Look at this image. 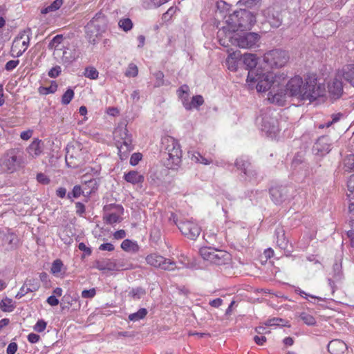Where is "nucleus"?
Masks as SVG:
<instances>
[{"mask_svg": "<svg viewBox=\"0 0 354 354\" xmlns=\"http://www.w3.org/2000/svg\"><path fill=\"white\" fill-rule=\"evenodd\" d=\"M245 69L248 70L247 83L251 90L256 89L258 92L268 93V100L274 104H281L283 102V93H275V86L278 87L279 82L277 74L266 71L260 66H257V57L255 54L245 53Z\"/></svg>", "mask_w": 354, "mask_h": 354, "instance_id": "nucleus-1", "label": "nucleus"}, {"mask_svg": "<svg viewBox=\"0 0 354 354\" xmlns=\"http://www.w3.org/2000/svg\"><path fill=\"white\" fill-rule=\"evenodd\" d=\"M277 80L279 82L278 87L275 86V93H283V102L279 105H283L285 101L286 93L290 96L296 97L300 100L310 101L315 100L319 97L325 95L326 88L323 84L317 82L315 75L308 76L305 82L299 76H295L286 84V88H283L282 81H284L286 75L284 73L277 74Z\"/></svg>", "mask_w": 354, "mask_h": 354, "instance_id": "nucleus-2", "label": "nucleus"}, {"mask_svg": "<svg viewBox=\"0 0 354 354\" xmlns=\"http://www.w3.org/2000/svg\"><path fill=\"white\" fill-rule=\"evenodd\" d=\"M243 11L240 10L233 12L226 17L225 25L219 28L217 32L221 45L225 47L234 46L243 48Z\"/></svg>", "mask_w": 354, "mask_h": 354, "instance_id": "nucleus-3", "label": "nucleus"}, {"mask_svg": "<svg viewBox=\"0 0 354 354\" xmlns=\"http://www.w3.org/2000/svg\"><path fill=\"white\" fill-rule=\"evenodd\" d=\"M162 145L167 157L164 165L169 169H176L181 163L182 150L178 140L174 138L166 136L162 138Z\"/></svg>", "mask_w": 354, "mask_h": 354, "instance_id": "nucleus-4", "label": "nucleus"}, {"mask_svg": "<svg viewBox=\"0 0 354 354\" xmlns=\"http://www.w3.org/2000/svg\"><path fill=\"white\" fill-rule=\"evenodd\" d=\"M24 165L23 153L17 148L8 149L0 158V169L3 173L13 174Z\"/></svg>", "mask_w": 354, "mask_h": 354, "instance_id": "nucleus-5", "label": "nucleus"}, {"mask_svg": "<svg viewBox=\"0 0 354 354\" xmlns=\"http://www.w3.org/2000/svg\"><path fill=\"white\" fill-rule=\"evenodd\" d=\"M113 137L117 142L118 156L120 160H125L133 149L132 140L126 127H118L113 131Z\"/></svg>", "mask_w": 354, "mask_h": 354, "instance_id": "nucleus-6", "label": "nucleus"}, {"mask_svg": "<svg viewBox=\"0 0 354 354\" xmlns=\"http://www.w3.org/2000/svg\"><path fill=\"white\" fill-rule=\"evenodd\" d=\"M257 121L261 131L264 132L268 137L274 138L279 133L280 129L278 118L270 110L259 117Z\"/></svg>", "mask_w": 354, "mask_h": 354, "instance_id": "nucleus-7", "label": "nucleus"}, {"mask_svg": "<svg viewBox=\"0 0 354 354\" xmlns=\"http://www.w3.org/2000/svg\"><path fill=\"white\" fill-rule=\"evenodd\" d=\"M199 252L204 260L218 266L226 264L230 260V254L227 252L210 246L201 248Z\"/></svg>", "mask_w": 354, "mask_h": 354, "instance_id": "nucleus-8", "label": "nucleus"}, {"mask_svg": "<svg viewBox=\"0 0 354 354\" xmlns=\"http://www.w3.org/2000/svg\"><path fill=\"white\" fill-rule=\"evenodd\" d=\"M289 60V55L285 50L274 49L267 52L263 56V61L272 68L284 66Z\"/></svg>", "mask_w": 354, "mask_h": 354, "instance_id": "nucleus-9", "label": "nucleus"}, {"mask_svg": "<svg viewBox=\"0 0 354 354\" xmlns=\"http://www.w3.org/2000/svg\"><path fill=\"white\" fill-rule=\"evenodd\" d=\"M30 30L21 31L15 38L10 50L13 57H19L27 50L30 44Z\"/></svg>", "mask_w": 354, "mask_h": 354, "instance_id": "nucleus-10", "label": "nucleus"}, {"mask_svg": "<svg viewBox=\"0 0 354 354\" xmlns=\"http://www.w3.org/2000/svg\"><path fill=\"white\" fill-rule=\"evenodd\" d=\"M147 263L155 268L173 271L177 268L176 261L157 254H151L146 257Z\"/></svg>", "mask_w": 354, "mask_h": 354, "instance_id": "nucleus-11", "label": "nucleus"}, {"mask_svg": "<svg viewBox=\"0 0 354 354\" xmlns=\"http://www.w3.org/2000/svg\"><path fill=\"white\" fill-rule=\"evenodd\" d=\"M82 156L80 145L68 146L65 156L66 163L69 167L75 168L81 163Z\"/></svg>", "mask_w": 354, "mask_h": 354, "instance_id": "nucleus-12", "label": "nucleus"}, {"mask_svg": "<svg viewBox=\"0 0 354 354\" xmlns=\"http://www.w3.org/2000/svg\"><path fill=\"white\" fill-rule=\"evenodd\" d=\"M178 230L187 238L195 240L201 232V227L198 223H174Z\"/></svg>", "mask_w": 354, "mask_h": 354, "instance_id": "nucleus-13", "label": "nucleus"}, {"mask_svg": "<svg viewBox=\"0 0 354 354\" xmlns=\"http://www.w3.org/2000/svg\"><path fill=\"white\" fill-rule=\"evenodd\" d=\"M232 50L231 53L228 50L229 55L226 59V64L227 68L230 71L236 72L239 68H242L243 66V55L239 50Z\"/></svg>", "mask_w": 354, "mask_h": 354, "instance_id": "nucleus-14", "label": "nucleus"}, {"mask_svg": "<svg viewBox=\"0 0 354 354\" xmlns=\"http://www.w3.org/2000/svg\"><path fill=\"white\" fill-rule=\"evenodd\" d=\"M93 267L100 271H119L127 269L126 268H123L122 264H121L120 263H117L115 260L111 259L96 260L94 262Z\"/></svg>", "mask_w": 354, "mask_h": 354, "instance_id": "nucleus-15", "label": "nucleus"}, {"mask_svg": "<svg viewBox=\"0 0 354 354\" xmlns=\"http://www.w3.org/2000/svg\"><path fill=\"white\" fill-rule=\"evenodd\" d=\"M0 239H2V246L7 251L15 250L17 248L19 243L18 236L9 230L7 232L0 230Z\"/></svg>", "mask_w": 354, "mask_h": 354, "instance_id": "nucleus-16", "label": "nucleus"}, {"mask_svg": "<svg viewBox=\"0 0 354 354\" xmlns=\"http://www.w3.org/2000/svg\"><path fill=\"white\" fill-rule=\"evenodd\" d=\"M342 79V76H339V73L337 72L335 77L328 83V91L330 96L333 99L340 97L343 93Z\"/></svg>", "mask_w": 354, "mask_h": 354, "instance_id": "nucleus-17", "label": "nucleus"}, {"mask_svg": "<svg viewBox=\"0 0 354 354\" xmlns=\"http://www.w3.org/2000/svg\"><path fill=\"white\" fill-rule=\"evenodd\" d=\"M288 189L286 187H274L270 189L272 201L275 204H281L288 198Z\"/></svg>", "mask_w": 354, "mask_h": 354, "instance_id": "nucleus-18", "label": "nucleus"}, {"mask_svg": "<svg viewBox=\"0 0 354 354\" xmlns=\"http://www.w3.org/2000/svg\"><path fill=\"white\" fill-rule=\"evenodd\" d=\"M44 150V143L41 140L34 139L26 148L28 158L35 159L39 157Z\"/></svg>", "mask_w": 354, "mask_h": 354, "instance_id": "nucleus-19", "label": "nucleus"}, {"mask_svg": "<svg viewBox=\"0 0 354 354\" xmlns=\"http://www.w3.org/2000/svg\"><path fill=\"white\" fill-rule=\"evenodd\" d=\"M39 288V285L36 279H27L25 283L20 288L19 291L15 295L16 299H21L28 292L37 291Z\"/></svg>", "mask_w": 354, "mask_h": 354, "instance_id": "nucleus-20", "label": "nucleus"}, {"mask_svg": "<svg viewBox=\"0 0 354 354\" xmlns=\"http://www.w3.org/2000/svg\"><path fill=\"white\" fill-rule=\"evenodd\" d=\"M124 180L133 185H140L142 186L145 181V176L136 170H131L124 174Z\"/></svg>", "mask_w": 354, "mask_h": 354, "instance_id": "nucleus-21", "label": "nucleus"}, {"mask_svg": "<svg viewBox=\"0 0 354 354\" xmlns=\"http://www.w3.org/2000/svg\"><path fill=\"white\" fill-rule=\"evenodd\" d=\"M339 76L354 87V64H349L344 66L342 70L338 71Z\"/></svg>", "mask_w": 354, "mask_h": 354, "instance_id": "nucleus-22", "label": "nucleus"}, {"mask_svg": "<svg viewBox=\"0 0 354 354\" xmlns=\"http://www.w3.org/2000/svg\"><path fill=\"white\" fill-rule=\"evenodd\" d=\"M346 349V344L339 339L332 340L328 344V351L331 354H343Z\"/></svg>", "mask_w": 354, "mask_h": 354, "instance_id": "nucleus-23", "label": "nucleus"}, {"mask_svg": "<svg viewBox=\"0 0 354 354\" xmlns=\"http://www.w3.org/2000/svg\"><path fill=\"white\" fill-rule=\"evenodd\" d=\"M260 35L257 32L245 33V48H256L259 46Z\"/></svg>", "mask_w": 354, "mask_h": 354, "instance_id": "nucleus-24", "label": "nucleus"}, {"mask_svg": "<svg viewBox=\"0 0 354 354\" xmlns=\"http://www.w3.org/2000/svg\"><path fill=\"white\" fill-rule=\"evenodd\" d=\"M97 22V18L96 17H95L92 19V20L90 21V22L87 24L86 27V34L88 35L90 34V41H95V39L94 38H92L93 35H94L95 37H98L99 35H100V31L97 28L100 26Z\"/></svg>", "mask_w": 354, "mask_h": 354, "instance_id": "nucleus-25", "label": "nucleus"}, {"mask_svg": "<svg viewBox=\"0 0 354 354\" xmlns=\"http://www.w3.org/2000/svg\"><path fill=\"white\" fill-rule=\"evenodd\" d=\"M64 41V37L62 35H57L55 36L50 41L48 45L49 49H53L54 55H59V53L62 50V47L64 46L62 45Z\"/></svg>", "mask_w": 354, "mask_h": 354, "instance_id": "nucleus-26", "label": "nucleus"}, {"mask_svg": "<svg viewBox=\"0 0 354 354\" xmlns=\"http://www.w3.org/2000/svg\"><path fill=\"white\" fill-rule=\"evenodd\" d=\"M275 236L277 238V244L279 248L286 250L288 247V241L285 236V230L282 226H279L275 230Z\"/></svg>", "mask_w": 354, "mask_h": 354, "instance_id": "nucleus-27", "label": "nucleus"}, {"mask_svg": "<svg viewBox=\"0 0 354 354\" xmlns=\"http://www.w3.org/2000/svg\"><path fill=\"white\" fill-rule=\"evenodd\" d=\"M203 102L204 100L201 95H195L192 97L190 101L189 100V97L187 99H185L183 100V106L186 109L190 110L194 108H197L198 106L202 105Z\"/></svg>", "mask_w": 354, "mask_h": 354, "instance_id": "nucleus-28", "label": "nucleus"}, {"mask_svg": "<svg viewBox=\"0 0 354 354\" xmlns=\"http://www.w3.org/2000/svg\"><path fill=\"white\" fill-rule=\"evenodd\" d=\"M314 148L322 154L329 153L330 145L328 144V138L326 137L319 138L315 144Z\"/></svg>", "mask_w": 354, "mask_h": 354, "instance_id": "nucleus-29", "label": "nucleus"}, {"mask_svg": "<svg viewBox=\"0 0 354 354\" xmlns=\"http://www.w3.org/2000/svg\"><path fill=\"white\" fill-rule=\"evenodd\" d=\"M124 209L121 205H115L111 209L110 213L106 216V221H118L122 219Z\"/></svg>", "mask_w": 354, "mask_h": 354, "instance_id": "nucleus-30", "label": "nucleus"}, {"mask_svg": "<svg viewBox=\"0 0 354 354\" xmlns=\"http://www.w3.org/2000/svg\"><path fill=\"white\" fill-rule=\"evenodd\" d=\"M15 308V303L12 299L6 297L0 301V309L3 312L10 313Z\"/></svg>", "mask_w": 354, "mask_h": 354, "instance_id": "nucleus-31", "label": "nucleus"}, {"mask_svg": "<svg viewBox=\"0 0 354 354\" xmlns=\"http://www.w3.org/2000/svg\"><path fill=\"white\" fill-rule=\"evenodd\" d=\"M68 47H62V50L59 53V55H58L59 57H60L61 62L63 64H71L75 60V57L68 52Z\"/></svg>", "mask_w": 354, "mask_h": 354, "instance_id": "nucleus-32", "label": "nucleus"}, {"mask_svg": "<svg viewBox=\"0 0 354 354\" xmlns=\"http://www.w3.org/2000/svg\"><path fill=\"white\" fill-rule=\"evenodd\" d=\"M121 248L127 252H137L139 246L136 242H133L130 239H124L121 243Z\"/></svg>", "mask_w": 354, "mask_h": 354, "instance_id": "nucleus-33", "label": "nucleus"}, {"mask_svg": "<svg viewBox=\"0 0 354 354\" xmlns=\"http://www.w3.org/2000/svg\"><path fill=\"white\" fill-rule=\"evenodd\" d=\"M87 190V188L86 187H82L79 185H75L72 189V191L67 194V197L68 198H79L81 195H85L86 196V192Z\"/></svg>", "mask_w": 354, "mask_h": 354, "instance_id": "nucleus-34", "label": "nucleus"}, {"mask_svg": "<svg viewBox=\"0 0 354 354\" xmlns=\"http://www.w3.org/2000/svg\"><path fill=\"white\" fill-rule=\"evenodd\" d=\"M83 187H86L87 190L86 192V196L91 195L93 192H95L98 188V183L95 178H92L89 180L85 181Z\"/></svg>", "mask_w": 354, "mask_h": 354, "instance_id": "nucleus-35", "label": "nucleus"}, {"mask_svg": "<svg viewBox=\"0 0 354 354\" xmlns=\"http://www.w3.org/2000/svg\"><path fill=\"white\" fill-rule=\"evenodd\" d=\"M268 20L270 24L274 28L279 27L282 23L281 14L278 12H272V15H269Z\"/></svg>", "mask_w": 354, "mask_h": 354, "instance_id": "nucleus-36", "label": "nucleus"}, {"mask_svg": "<svg viewBox=\"0 0 354 354\" xmlns=\"http://www.w3.org/2000/svg\"><path fill=\"white\" fill-rule=\"evenodd\" d=\"M147 310L145 308H140L137 312L129 315L128 319L132 322H137L142 319L147 315Z\"/></svg>", "mask_w": 354, "mask_h": 354, "instance_id": "nucleus-37", "label": "nucleus"}, {"mask_svg": "<svg viewBox=\"0 0 354 354\" xmlns=\"http://www.w3.org/2000/svg\"><path fill=\"white\" fill-rule=\"evenodd\" d=\"M146 295V290L142 287L133 288L128 295L133 299H140Z\"/></svg>", "mask_w": 354, "mask_h": 354, "instance_id": "nucleus-38", "label": "nucleus"}, {"mask_svg": "<svg viewBox=\"0 0 354 354\" xmlns=\"http://www.w3.org/2000/svg\"><path fill=\"white\" fill-rule=\"evenodd\" d=\"M77 297H73L71 295H65L62 299V309L69 308L73 304V301H77Z\"/></svg>", "mask_w": 354, "mask_h": 354, "instance_id": "nucleus-39", "label": "nucleus"}, {"mask_svg": "<svg viewBox=\"0 0 354 354\" xmlns=\"http://www.w3.org/2000/svg\"><path fill=\"white\" fill-rule=\"evenodd\" d=\"M74 95H75L74 91L72 88H68L62 96V99H61L62 104L63 105H68L71 102V100L73 99Z\"/></svg>", "mask_w": 354, "mask_h": 354, "instance_id": "nucleus-40", "label": "nucleus"}, {"mask_svg": "<svg viewBox=\"0 0 354 354\" xmlns=\"http://www.w3.org/2000/svg\"><path fill=\"white\" fill-rule=\"evenodd\" d=\"M57 88H58V85L56 83V82L53 81L51 82V84H50V86H48V87H42V86L40 87L39 88V93L43 94V95H48V94H50V93H55L57 91Z\"/></svg>", "mask_w": 354, "mask_h": 354, "instance_id": "nucleus-41", "label": "nucleus"}, {"mask_svg": "<svg viewBox=\"0 0 354 354\" xmlns=\"http://www.w3.org/2000/svg\"><path fill=\"white\" fill-rule=\"evenodd\" d=\"M133 22L129 18L121 19L118 22V26L124 32L131 30L133 28Z\"/></svg>", "mask_w": 354, "mask_h": 354, "instance_id": "nucleus-42", "label": "nucleus"}, {"mask_svg": "<svg viewBox=\"0 0 354 354\" xmlns=\"http://www.w3.org/2000/svg\"><path fill=\"white\" fill-rule=\"evenodd\" d=\"M256 23V16L251 12H246L245 10V28L248 26V28Z\"/></svg>", "mask_w": 354, "mask_h": 354, "instance_id": "nucleus-43", "label": "nucleus"}, {"mask_svg": "<svg viewBox=\"0 0 354 354\" xmlns=\"http://www.w3.org/2000/svg\"><path fill=\"white\" fill-rule=\"evenodd\" d=\"M138 66L133 63H130L125 71V76L128 77H135L138 75Z\"/></svg>", "mask_w": 354, "mask_h": 354, "instance_id": "nucleus-44", "label": "nucleus"}, {"mask_svg": "<svg viewBox=\"0 0 354 354\" xmlns=\"http://www.w3.org/2000/svg\"><path fill=\"white\" fill-rule=\"evenodd\" d=\"M63 4V0H55L50 6L42 10V13H47L58 10Z\"/></svg>", "mask_w": 354, "mask_h": 354, "instance_id": "nucleus-45", "label": "nucleus"}, {"mask_svg": "<svg viewBox=\"0 0 354 354\" xmlns=\"http://www.w3.org/2000/svg\"><path fill=\"white\" fill-rule=\"evenodd\" d=\"M99 73L97 69L93 66L85 68L84 76L91 80H96L98 78Z\"/></svg>", "mask_w": 354, "mask_h": 354, "instance_id": "nucleus-46", "label": "nucleus"}, {"mask_svg": "<svg viewBox=\"0 0 354 354\" xmlns=\"http://www.w3.org/2000/svg\"><path fill=\"white\" fill-rule=\"evenodd\" d=\"M189 86L186 84L181 86L177 91L178 95L179 98L181 100L183 103V100L185 99H187L189 97Z\"/></svg>", "mask_w": 354, "mask_h": 354, "instance_id": "nucleus-47", "label": "nucleus"}, {"mask_svg": "<svg viewBox=\"0 0 354 354\" xmlns=\"http://www.w3.org/2000/svg\"><path fill=\"white\" fill-rule=\"evenodd\" d=\"M333 272L335 280H340L342 277V264L338 262H335L333 266Z\"/></svg>", "mask_w": 354, "mask_h": 354, "instance_id": "nucleus-48", "label": "nucleus"}, {"mask_svg": "<svg viewBox=\"0 0 354 354\" xmlns=\"http://www.w3.org/2000/svg\"><path fill=\"white\" fill-rule=\"evenodd\" d=\"M300 318L308 326H314L316 324L315 319L311 315L306 313H301Z\"/></svg>", "mask_w": 354, "mask_h": 354, "instance_id": "nucleus-49", "label": "nucleus"}, {"mask_svg": "<svg viewBox=\"0 0 354 354\" xmlns=\"http://www.w3.org/2000/svg\"><path fill=\"white\" fill-rule=\"evenodd\" d=\"M287 322L283 319L274 317L267 321L266 325L268 326H287Z\"/></svg>", "mask_w": 354, "mask_h": 354, "instance_id": "nucleus-50", "label": "nucleus"}, {"mask_svg": "<svg viewBox=\"0 0 354 354\" xmlns=\"http://www.w3.org/2000/svg\"><path fill=\"white\" fill-rule=\"evenodd\" d=\"M63 263L60 259H56L53 262L51 266V272L54 274H57L61 272Z\"/></svg>", "mask_w": 354, "mask_h": 354, "instance_id": "nucleus-51", "label": "nucleus"}, {"mask_svg": "<svg viewBox=\"0 0 354 354\" xmlns=\"http://www.w3.org/2000/svg\"><path fill=\"white\" fill-rule=\"evenodd\" d=\"M142 155L141 153H134L131 155L130 158V165L132 166L137 165L139 162L142 160Z\"/></svg>", "mask_w": 354, "mask_h": 354, "instance_id": "nucleus-52", "label": "nucleus"}, {"mask_svg": "<svg viewBox=\"0 0 354 354\" xmlns=\"http://www.w3.org/2000/svg\"><path fill=\"white\" fill-rule=\"evenodd\" d=\"M46 325L47 324L44 319H39L33 328L35 331L41 333L46 329Z\"/></svg>", "mask_w": 354, "mask_h": 354, "instance_id": "nucleus-53", "label": "nucleus"}, {"mask_svg": "<svg viewBox=\"0 0 354 354\" xmlns=\"http://www.w3.org/2000/svg\"><path fill=\"white\" fill-rule=\"evenodd\" d=\"M96 295V290L94 288L89 290H84L82 292V297L84 299H92Z\"/></svg>", "mask_w": 354, "mask_h": 354, "instance_id": "nucleus-54", "label": "nucleus"}, {"mask_svg": "<svg viewBox=\"0 0 354 354\" xmlns=\"http://www.w3.org/2000/svg\"><path fill=\"white\" fill-rule=\"evenodd\" d=\"M62 72L61 67L59 66H56L53 67L48 73V75L51 78H55L58 77Z\"/></svg>", "mask_w": 354, "mask_h": 354, "instance_id": "nucleus-55", "label": "nucleus"}, {"mask_svg": "<svg viewBox=\"0 0 354 354\" xmlns=\"http://www.w3.org/2000/svg\"><path fill=\"white\" fill-rule=\"evenodd\" d=\"M37 180L43 185H48L50 182V178L43 173H39L37 175Z\"/></svg>", "mask_w": 354, "mask_h": 354, "instance_id": "nucleus-56", "label": "nucleus"}, {"mask_svg": "<svg viewBox=\"0 0 354 354\" xmlns=\"http://www.w3.org/2000/svg\"><path fill=\"white\" fill-rule=\"evenodd\" d=\"M19 64V60H10L8 61L5 65V69L8 71H11L15 69Z\"/></svg>", "mask_w": 354, "mask_h": 354, "instance_id": "nucleus-57", "label": "nucleus"}, {"mask_svg": "<svg viewBox=\"0 0 354 354\" xmlns=\"http://www.w3.org/2000/svg\"><path fill=\"white\" fill-rule=\"evenodd\" d=\"M295 292L299 294L300 296H301V297H303L304 298H307V297H310L313 298V299H317L319 301H323L324 300V299L322 298V297H315L314 295L307 294L306 292H304V290H302L299 288H297V289H295Z\"/></svg>", "mask_w": 354, "mask_h": 354, "instance_id": "nucleus-58", "label": "nucleus"}, {"mask_svg": "<svg viewBox=\"0 0 354 354\" xmlns=\"http://www.w3.org/2000/svg\"><path fill=\"white\" fill-rule=\"evenodd\" d=\"M348 190L350 192L349 196H352L354 197V175L350 176L348 182H347Z\"/></svg>", "mask_w": 354, "mask_h": 354, "instance_id": "nucleus-59", "label": "nucleus"}, {"mask_svg": "<svg viewBox=\"0 0 354 354\" xmlns=\"http://www.w3.org/2000/svg\"><path fill=\"white\" fill-rule=\"evenodd\" d=\"M156 80H157V82L156 84V86H160L162 85H163V83H164V80H163V78H164V74L161 71H158L156 72L155 74H154Z\"/></svg>", "mask_w": 354, "mask_h": 354, "instance_id": "nucleus-60", "label": "nucleus"}, {"mask_svg": "<svg viewBox=\"0 0 354 354\" xmlns=\"http://www.w3.org/2000/svg\"><path fill=\"white\" fill-rule=\"evenodd\" d=\"M18 348V346L15 342H11L6 348L7 354H15Z\"/></svg>", "mask_w": 354, "mask_h": 354, "instance_id": "nucleus-61", "label": "nucleus"}, {"mask_svg": "<svg viewBox=\"0 0 354 354\" xmlns=\"http://www.w3.org/2000/svg\"><path fill=\"white\" fill-rule=\"evenodd\" d=\"M75 212L77 214L82 216L85 212V205L80 202L75 203Z\"/></svg>", "mask_w": 354, "mask_h": 354, "instance_id": "nucleus-62", "label": "nucleus"}, {"mask_svg": "<svg viewBox=\"0 0 354 354\" xmlns=\"http://www.w3.org/2000/svg\"><path fill=\"white\" fill-rule=\"evenodd\" d=\"M160 230L154 226L153 228L151 230V237L154 240L158 241L160 238Z\"/></svg>", "mask_w": 354, "mask_h": 354, "instance_id": "nucleus-63", "label": "nucleus"}, {"mask_svg": "<svg viewBox=\"0 0 354 354\" xmlns=\"http://www.w3.org/2000/svg\"><path fill=\"white\" fill-rule=\"evenodd\" d=\"M27 339L31 344H35L39 341L40 336L36 333H31L28 335Z\"/></svg>", "mask_w": 354, "mask_h": 354, "instance_id": "nucleus-64", "label": "nucleus"}]
</instances>
